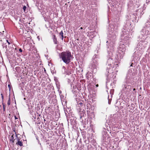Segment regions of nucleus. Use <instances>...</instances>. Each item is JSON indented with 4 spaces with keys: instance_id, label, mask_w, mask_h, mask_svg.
Masks as SVG:
<instances>
[{
    "instance_id": "f257e3e1",
    "label": "nucleus",
    "mask_w": 150,
    "mask_h": 150,
    "mask_svg": "<svg viewBox=\"0 0 150 150\" xmlns=\"http://www.w3.org/2000/svg\"><path fill=\"white\" fill-rule=\"evenodd\" d=\"M71 57V53L69 51L62 52L60 55V58L66 64H68L70 62Z\"/></svg>"
},
{
    "instance_id": "f03ea898",
    "label": "nucleus",
    "mask_w": 150,
    "mask_h": 150,
    "mask_svg": "<svg viewBox=\"0 0 150 150\" xmlns=\"http://www.w3.org/2000/svg\"><path fill=\"white\" fill-rule=\"evenodd\" d=\"M16 144L20 146H22L23 145L22 142L20 141L19 139H18V142H17L16 143Z\"/></svg>"
},
{
    "instance_id": "7ed1b4c3",
    "label": "nucleus",
    "mask_w": 150,
    "mask_h": 150,
    "mask_svg": "<svg viewBox=\"0 0 150 150\" xmlns=\"http://www.w3.org/2000/svg\"><path fill=\"white\" fill-rule=\"evenodd\" d=\"M14 135H12L11 136V137H10V140L11 141H12L13 143L14 141L15 140V139H14Z\"/></svg>"
},
{
    "instance_id": "20e7f679",
    "label": "nucleus",
    "mask_w": 150,
    "mask_h": 150,
    "mask_svg": "<svg viewBox=\"0 0 150 150\" xmlns=\"http://www.w3.org/2000/svg\"><path fill=\"white\" fill-rule=\"evenodd\" d=\"M53 37H54L53 40H54V43L55 44H56L57 43V38L54 35H53Z\"/></svg>"
},
{
    "instance_id": "39448f33",
    "label": "nucleus",
    "mask_w": 150,
    "mask_h": 150,
    "mask_svg": "<svg viewBox=\"0 0 150 150\" xmlns=\"http://www.w3.org/2000/svg\"><path fill=\"white\" fill-rule=\"evenodd\" d=\"M59 35L61 36L62 37V40H63V39L64 36L63 35V33L62 30L60 33Z\"/></svg>"
},
{
    "instance_id": "423d86ee",
    "label": "nucleus",
    "mask_w": 150,
    "mask_h": 150,
    "mask_svg": "<svg viewBox=\"0 0 150 150\" xmlns=\"http://www.w3.org/2000/svg\"><path fill=\"white\" fill-rule=\"evenodd\" d=\"M11 104V101H10V96H9V99L8 100V101L7 104L8 105H10Z\"/></svg>"
},
{
    "instance_id": "0eeeda50",
    "label": "nucleus",
    "mask_w": 150,
    "mask_h": 150,
    "mask_svg": "<svg viewBox=\"0 0 150 150\" xmlns=\"http://www.w3.org/2000/svg\"><path fill=\"white\" fill-rule=\"evenodd\" d=\"M23 10L24 11H25L26 8V7L25 6H24L23 7Z\"/></svg>"
},
{
    "instance_id": "6e6552de",
    "label": "nucleus",
    "mask_w": 150,
    "mask_h": 150,
    "mask_svg": "<svg viewBox=\"0 0 150 150\" xmlns=\"http://www.w3.org/2000/svg\"><path fill=\"white\" fill-rule=\"evenodd\" d=\"M62 68L63 69H64V73H66V71H65V67H64V66H63L62 67Z\"/></svg>"
},
{
    "instance_id": "1a4fd4ad",
    "label": "nucleus",
    "mask_w": 150,
    "mask_h": 150,
    "mask_svg": "<svg viewBox=\"0 0 150 150\" xmlns=\"http://www.w3.org/2000/svg\"><path fill=\"white\" fill-rule=\"evenodd\" d=\"M1 98H2V100H3V99H4V96H3V94H1Z\"/></svg>"
},
{
    "instance_id": "9d476101",
    "label": "nucleus",
    "mask_w": 150,
    "mask_h": 150,
    "mask_svg": "<svg viewBox=\"0 0 150 150\" xmlns=\"http://www.w3.org/2000/svg\"><path fill=\"white\" fill-rule=\"evenodd\" d=\"M8 86L9 87V89L10 90L11 89V86L9 84L8 85Z\"/></svg>"
},
{
    "instance_id": "9b49d317",
    "label": "nucleus",
    "mask_w": 150,
    "mask_h": 150,
    "mask_svg": "<svg viewBox=\"0 0 150 150\" xmlns=\"http://www.w3.org/2000/svg\"><path fill=\"white\" fill-rule=\"evenodd\" d=\"M6 41L8 43V44H10V42L8 41V40H6Z\"/></svg>"
},
{
    "instance_id": "f8f14e48",
    "label": "nucleus",
    "mask_w": 150,
    "mask_h": 150,
    "mask_svg": "<svg viewBox=\"0 0 150 150\" xmlns=\"http://www.w3.org/2000/svg\"><path fill=\"white\" fill-rule=\"evenodd\" d=\"M3 110H4V111H5V109L4 105H3Z\"/></svg>"
},
{
    "instance_id": "ddd939ff",
    "label": "nucleus",
    "mask_w": 150,
    "mask_h": 150,
    "mask_svg": "<svg viewBox=\"0 0 150 150\" xmlns=\"http://www.w3.org/2000/svg\"><path fill=\"white\" fill-rule=\"evenodd\" d=\"M19 51L20 52H22V50L21 49H19Z\"/></svg>"
},
{
    "instance_id": "4468645a",
    "label": "nucleus",
    "mask_w": 150,
    "mask_h": 150,
    "mask_svg": "<svg viewBox=\"0 0 150 150\" xmlns=\"http://www.w3.org/2000/svg\"><path fill=\"white\" fill-rule=\"evenodd\" d=\"M3 35V34L2 33H1V32H0V35Z\"/></svg>"
},
{
    "instance_id": "2eb2a0df",
    "label": "nucleus",
    "mask_w": 150,
    "mask_h": 150,
    "mask_svg": "<svg viewBox=\"0 0 150 150\" xmlns=\"http://www.w3.org/2000/svg\"><path fill=\"white\" fill-rule=\"evenodd\" d=\"M14 117L15 119H18V118L16 117V116H15Z\"/></svg>"
},
{
    "instance_id": "dca6fc26",
    "label": "nucleus",
    "mask_w": 150,
    "mask_h": 150,
    "mask_svg": "<svg viewBox=\"0 0 150 150\" xmlns=\"http://www.w3.org/2000/svg\"><path fill=\"white\" fill-rule=\"evenodd\" d=\"M80 29H83V28L82 27H81Z\"/></svg>"
},
{
    "instance_id": "f3484780",
    "label": "nucleus",
    "mask_w": 150,
    "mask_h": 150,
    "mask_svg": "<svg viewBox=\"0 0 150 150\" xmlns=\"http://www.w3.org/2000/svg\"><path fill=\"white\" fill-rule=\"evenodd\" d=\"M4 31H3L2 32V33H3H3H4Z\"/></svg>"
},
{
    "instance_id": "a211bd4d",
    "label": "nucleus",
    "mask_w": 150,
    "mask_h": 150,
    "mask_svg": "<svg viewBox=\"0 0 150 150\" xmlns=\"http://www.w3.org/2000/svg\"><path fill=\"white\" fill-rule=\"evenodd\" d=\"M96 86L97 87L98 86V84L96 85Z\"/></svg>"
},
{
    "instance_id": "6ab92c4d",
    "label": "nucleus",
    "mask_w": 150,
    "mask_h": 150,
    "mask_svg": "<svg viewBox=\"0 0 150 150\" xmlns=\"http://www.w3.org/2000/svg\"><path fill=\"white\" fill-rule=\"evenodd\" d=\"M135 90V88H134L133 89V91H134Z\"/></svg>"
},
{
    "instance_id": "aec40b11",
    "label": "nucleus",
    "mask_w": 150,
    "mask_h": 150,
    "mask_svg": "<svg viewBox=\"0 0 150 150\" xmlns=\"http://www.w3.org/2000/svg\"><path fill=\"white\" fill-rule=\"evenodd\" d=\"M131 66H132V64H131Z\"/></svg>"
}]
</instances>
